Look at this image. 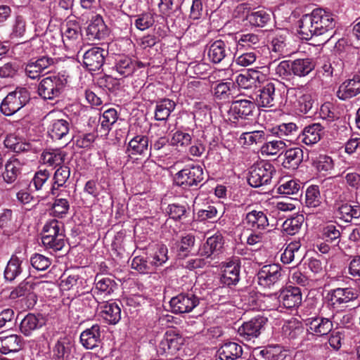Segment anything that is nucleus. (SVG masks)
I'll return each instance as SVG.
<instances>
[{
    "label": "nucleus",
    "instance_id": "1",
    "mask_svg": "<svg viewBox=\"0 0 360 360\" xmlns=\"http://www.w3.org/2000/svg\"><path fill=\"white\" fill-rule=\"evenodd\" d=\"M298 24V32L302 39L308 40L333 30L335 25V18L329 11L316 8L310 14L304 15Z\"/></svg>",
    "mask_w": 360,
    "mask_h": 360
},
{
    "label": "nucleus",
    "instance_id": "2",
    "mask_svg": "<svg viewBox=\"0 0 360 360\" xmlns=\"http://www.w3.org/2000/svg\"><path fill=\"white\" fill-rule=\"evenodd\" d=\"M41 242L47 250L53 252L62 250L65 244L63 224L56 219L47 221L43 227Z\"/></svg>",
    "mask_w": 360,
    "mask_h": 360
},
{
    "label": "nucleus",
    "instance_id": "3",
    "mask_svg": "<svg viewBox=\"0 0 360 360\" xmlns=\"http://www.w3.org/2000/svg\"><path fill=\"white\" fill-rule=\"evenodd\" d=\"M30 99V95L27 89L18 87L4 98L1 103L0 110L6 116L13 115L24 107Z\"/></svg>",
    "mask_w": 360,
    "mask_h": 360
},
{
    "label": "nucleus",
    "instance_id": "4",
    "mask_svg": "<svg viewBox=\"0 0 360 360\" xmlns=\"http://www.w3.org/2000/svg\"><path fill=\"white\" fill-rule=\"evenodd\" d=\"M67 79L64 75H50L44 78L38 86V94L44 99L53 100L61 94Z\"/></svg>",
    "mask_w": 360,
    "mask_h": 360
},
{
    "label": "nucleus",
    "instance_id": "5",
    "mask_svg": "<svg viewBox=\"0 0 360 360\" xmlns=\"http://www.w3.org/2000/svg\"><path fill=\"white\" fill-rule=\"evenodd\" d=\"M314 101L311 94L301 88H289L286 92V104L300 113L306 114L312 108Z\"/></svg>",
    "mask_w": 360,
    "mask_h": 360
},
{
    "label": "nucleus",
    "instance_id": "6",
    "mask_svg": "<svg viewBox=\"0 0 360 360\" xmlns=\"http://www.w3.org/2000/svg\"><path fill=\"white\" fill-rule=\"evenodd\" d=\"M275 174V167L271 162H262L251 167L248 181L252 187H260L270 184Z\"/></svg>",
    "mask_w": 360,
    "mask_h": 360
},
{
    "label": "nucleus",
    "instance_id": "7",
    "mask_svg": "<svg viewBox=\"0 0 360 360\" xmlns=\"http://www.w3.org/2000/svg\"><path fill=\"white\" fill-rule=\"evenodd\" d=\"M357 297V292L352 288H337L327 293L326 305L333 311H339L347 303Z\"/></svg>",
    "mask_w": 360,
    "mask_h": 360
},
{
    "label": "nucleus",
    "instance_id": "8",
    "mask_svg": "<svg viewBox=\"0 0 360 360\" xmlns=\"http://www.w3.org/2000/svg\"><path fill=\"white\" fill-rule=\"evenodd\" d=\"M203 169L200 165H188L175 174L174 182L176 185L185 189L196 186L203 180Z\"/></svg>",
    "mask_w": 360,
    "mask_h": 360
},
{
    "label": "nucleus",
    "instance_id": "9",
    "mask_svg": "<svg viewBox=\"0 0 360 360\" xmlns=\"http://www.w3.org/2000/svg\"><path fill=\"white\" fill-rule=\"evenodd\" d=\"M200 304V298L191 290L173 297L169 301L174 314L189 313Z\"/></svg>",
    "mask_w": 360,
    "mask_h": 360
},
{
    "label": "nucleus",
    "instance_id": "10",
    "mask_svg": "<svg viewBox=\"0 0 360 360\" xmlns=\"http://www.w3.org/2000/svg\"><path fill=\"white\" fill-rule=\"evenodd\" d=\"M108 51L101 47H92L86 50L82 56V65L89 72L99 71L105 64Z\"/></svg>",
    "mask_w": 360,
    "mask_h": 360
},
{
    "label": "nucleus",
    "instance_id": "11",
    "mask_svg": "<svg viewBox=\"0 0 360 360\" xmlns=\"http://www.w3.org/2000/svg\"><path fill=\"white\" fill-rule=\"evenodd\" d=\"M255 108V103L246 100H237L232 103L229 110V119L240 126H245L243 120H248L249 116L252 115Z\"/></svg>",
    "mask_w": 360,
    "mask_h": 360
},
{
    "label": "nucleus",
    "instance_id": "12",
    "mask_svg": "<svg viewBox=\"0 0 360 360\" xmlns=\"http://www.w3.org/2000/svg\"><path fill=\"white\" fill-rule=\"evenodd\" d=\"M184 338L175 330L169 329L166 331L159 343L158 352L160 354L174 355L184 345Z\"/></svg>",
    "mask_w": 360,
    "mask_h": 360
},
{
    "label": "nucleus",
    "instance_id": "13",
    "mask_svg": "<svg viewBox=\"0 0 360 360\" xmlns=\"http://www.w3.org/2000/svg\"><path fill=\"white\" fill-rule=\"evenodd\" d=\"M258 284L264 288H272L280 282L282 277L281 268L272 264L264 266L257 273Z\"/></svg>",
    "mask_w": 360,
    "mask_h": 360
},
{
    "label": "nucleus",
    "instance_id": "14",
    "mask_svg": "<svg viewBox=\"0 0 360 360\" xmlns=\"http://www.w3.org/2000/svg\"><path fill=\"white\" fill-rule=\"evenodd\" d=\"M220 282L224 285H236L240 281V262L238 258H232L221 263Z\"/></svg>",
    "mask_w": 360,
    "mask_h": 360
},
{
    "label": "nucleus",
    "instance_id": "15",
    "mask_svg": "<svg viewBox=\"0 0 360 360\" xmlns=\"http://www.w3.org/2000/svg\"><path fill=\"white\" fill-rule=\"evenodd\" d=\"M266 321L267 319L262 316L252 318L238 328V333L245 340H252L260 335L261 330L266 324Z\"/></svg>",
    "mask_w": 360,
    "mask_h": 360
},
{
    "label": "nucleus",
    "instance_id": "16",
    "mask_svg": "<svg viewBox=\"0 0 360 360\" xmlns=\"http://www.w3.org/2000/svg\"><path fill=\"white\" fill-rule=\"evenodd\" d=\"M304 208L309 210V214H323L326 210L318 186L311 185L307 188L305 191Z\"/></svg>",
    "mask_w": 360,
    "mask_h": 360
},
{
    "label": "nucleus",
    "instance_id": "17",
    "mask_svg": "<svg viewBox=\"0 0 360 360\" xmlns=\"http://www.w3.org/2000/svg\"><path fill=\"white\" fill-rule=\"evenodd\" d=\"M302 297L301 290L298 287L288 285L280 290L277 299L284 308L293 309L301 304Z\"/></svg>",
    "mask_w": 360,
    "mask_h": 360
},
{
    "label": "nucleus",
    "instance_id": "18",
    "mask_svg": "<svg viewBox=\"0 0 360 360\" xmlns=\"http://www.w3.org/2000/svg\"><path fill=\"white\" fill-rule=\"evenodd\" d=\"M326 126L322 123L316 122L306 126L297 137L300 143L305 145H314L319 142L324 134Z\"/></svg>",
    "mask_w": 360,
    "mask_h": 360
},
{
    "label": "nucleus",
    "instance_id": "19",
    "mask_svg": "<svg viewBox=\"0 0 360 360\" xmlns=\"http://www.w3.org/2000/svg\"><path fill=\"white\" fill-rule=\"evenodd\" d=\"M276 84L267 81L259 89L256 95L255 102L259 107L271 108L276 105Z\"/></svg>",
    "mask_w": 360,
    "mask_h": 360
},
{
    "label": "nucleus",
    "instance_id": "20",
    "mask_svg": "<svg viewBox=\"0 0 360 360\" xmlns=\"http://www.w3.org/2000/svg\"><path fill=\"white\" fill-rule=\"evenodd\" d=\"M206 51L209 60L216 64L231 55L230 47L221 39L210 41L206 46Z\"/></svg>",
    "mask_w": 360,
    "mask_h": 360
},
{
    "label": "nucleus",
    "instance_id": "21",
    "mask_svg": "<svg viewBox=\"0 0 360 360\" xmlns=\"http://www.w3.org/2000/svg\"><path fill=\"white\" fill-rule=\"evenodd\" d=\"M305 322L306 325L309 327V333L318 337L328 335L333 327L330 319L323 316L310 317L306 319Z\"/></svg>",
    "mask_w": 360,
    "mask_h": 360
},
{
    "label": "nucleus",
    "instance_id": "22",
    "mask_svg": "<svg viewBox=\"0 0 360 360\" xmlns=\"http://www.w3.org/2000/svg\"><path fill=\"white\" fill-rule=\"evenodd\" d=\"M242 223L248 230H265L269 225L266 214L256 210L247 212L242 219Z\"/></svg>",
    "mask_w": 360,
    "mask_h": 360
},
{
    "label": "nucleus",
    "instance_id": "23",
    "mask_svg": "<svg viewBox=\"0 0 360 360\" xmlns=\"http://www.w3.org/2000/svg\"><path fill=\"white\" fill-rule=\"evenodd\" d=\"M70 169L68 166L60 165L53 175V184L51 188V193L53 196L68 195V191L60 189L66 187V183L70 178Z\"/></svg>",
    "mask_w": 360,
    "mask_h": 360
},
{
    "label": "nucleus",
    "instance_id": "24",
    "mask_svg": "<svg viewBox=\"0 0 360 360\" xmlns=\"http://www.w3.org/2000/svg\"><path fill=\"white\" fill-rule=\"evenodd\" d=\"M360 94V75H354L344 81L338 87L337 96L342 101H346Z\"/></svg>",
    "mask_w": 360,
    "mask_h": 360
},
{
    "label": "nucleus",
    "instance_id": "25",
    "mask_svg": "<svg viewBox=\"0 0 360 360\" xmlns=\"http://www.w3.org/2000/svg\"><path fill=\"white\" fill-rule=\"evenodd\" d=\"M333 208L336 218L345 222H351L353 219L360 217V206L359 205H352L348 202H335Z\"/></svg>",
    "mask_w": 360,
    "mask_h": 360
},
{
    "label": "nucleus",
    "instance_id": "26",
    "mask_svg": "<svg viewBox=\"0 0 360 360\" xmlns=\"http://www.w3.org/2000/svg\"><path fill=\"white\" fill-rule=\"evenodd\" d=\"M37 285V284L35 283L24 281L11 292L9 297L11 300H15L25 297L30 301L28 307H32L37 300V295L34 292V289Z\"/></svg>",
    "mask_w": 360,
    "mask_h": 360
},
{
    "label": "nucleus",
    "instance_id": "27",
    "mask_svg": "<svg viewBox=\"0 0 360 360\" xmlns=\"http://www.w3.org/2000/svg\"><path fill=\"white\" fill-rule=\"evenodd\" d=\"M89 39H103L108 35V28L101 15L96 14L92 16L86 28Z\"/></svg>",
    "mask_w": 360,
    "mask_h": 360
},
{
    "label": "nucleus",
    "instance_id": "28",
    "mask_svg": "<svg viewBox=\"0 0 360 360\" xmlns=\"http://www.w3.org/2000/svg\"><path fill=\"white\" fill-rule=\"evenodd\" d=\"M269 50L271 53L269 67L273 66L278 58L288 55L287 49L286 37L283 34H275L269 44Z\"/></svg>",
    "mask_w": 360,
    "mask_h": 360
},
{
    "label": "nucleus",
    "instance_id": "29",
    "mask_svg": "<svg viewBox=\"0 0 360 360\" xmlns=\"http://www.w3.org/2000/svg\"><path fill=\"white\" fill-rule=\"evenodd\" d=\"M223 245L222 235L216 233L207 239L206 243L199 249L198 254L202 257L211 258L212 255L219 253Z\"/></svg>",
    "mask_w": 360,
    "mask_h": 360
},
{
    "label": "nucleus",
    "instance_id": "30",
    "mask_svg": "<svg viewBox=\"0 0 360 360\" xmlns=\"http://www.w3.org/2000/svg\"><path fill=\"white\" fill-rule=\"evenodd\" d=\"M61 35L64 45L71 48L81 39V27L75 21H68L62 28Z\"/></svg>",
    "mask_w": 360,
    "mask_h": 360
},
{
    "label": "nucleus",
    "instance_id": "31",
    "mask_svg": "<svg viewBox=\"0 0 360 360\" xmlns=\"http://www.w3.org/2000/svg\"><path fill=\"white\" fill-rule=\"evenodd\" d=\"M148 150V138L145 135H136L129 140L126 148V153L129 157L145 156Z\"/></svg>",
    "mask_w": 360,
    "mask_h": 360
},
{
    "label": "nucleus",
    "instance_id": "32",
    "mask_svg": "<svg viewBox=\"0 0 360 360\" xmlns=\"http://www.w3.org/2000/svg\"><path fill=\"white\" fill-rule=\"evenodd\" d=\"M80 342L84 347L92 349L101 342V327L98 324L84 330L80 335Z\"/></svg>",
    "mask_w": 360,
    "mask_h": 360
},
{
    "label": "nucleus",
    "instance_id": "33",
    "mask_svg": "<svg viewBox=\"0 0 360 360\" xmlns=\"http://www.w3.org/2000/svg\"><path fill=\"white\" fill-rule=\"evenodd\" d=\"M167 254L168 249L164 244H156L149 248L147 258L149 259L154 270L168 260Z\"/></svg>",
    "mask_w": 360,
    "mask_h": 360
},
{
    "label": "nucleus",
    "instance_id": "34",
    "mask_svg": "<svg viewBox=\"0 0 360 360\" xmlns=\"http://www.w3.org/2000/svg\"><path fill=\"white\" fill-rule=\"evenodd\" d=\"M101 308V316L109 324H116L121 319V309L119 304L110 300L103 304Z\"/></svg>",
    "mask_w": 360,
    "mask_h": 360
},
{
    "label": "nucleus",
    "instance_id": "35",
    "mask_svg": "<svg viewBox=\"0 0 360 360\" xmlns=\"http://www.w3.org/2000/svg\"><path fill=\"white\" fill-rule=\"evenodd\" d=\"M243 355V347L240 345L229 342L224 343L218 350L220 360H236Z\"/></svg>",
    "mask_w": 360,
    "mask_h": 360
},
{
    "label": "nucleus",
    "instance_id": "36",
    "mask_svg": "<svg viewBox=\"0 0 360 360\" xmlns=\"http://www.w3.org/2000/svg\"><path fill=\"white\" fill-rule=\"evenodd\" d=\"M237 47L238 51L257 49L260 46V36L255 33L240 34L238 37H236Z\"/></svg>",
    "mask_w": 360,
    "mask_h": 360
},
{
    "label": "nucleus",
    "instance_id": "37",
    "mask_svg": "<svg viewBox=\"0 0 360 360\" xmlns=\"http://www.w3.org/2000/svg\"><path fill=\"white\" fill-rule=\"evenodd\" d=\"M303 160V150L298 147L285 150L282 165L284 168L295 170Z\"/></svg>",
    "mask_w": 360,
    "mask_h": 360
},
{
    "label": "nucleus",
    "instance_id": "38",
    "mask_svg": "<svg viewBox=\"0 0 360 360\" xmlns=\"http://www.w3.org/2000/svg\"><path fill=\"white\" fill-rule=\"evenodd\" d=\"M261 76L260 72L250 69L244 73L239 74L236 77V82L239 87L244 89H250L257 86V84L260 82Z\"/></svg>",
    "mask_w": 360,
    "mask_h": 360
},
{
    "label": "nucleus",
    "instance_id": "39",
    "mask_svg": "<svg viewBox=\"0 0 360 360\" xmlns=\"http://www.w3.org/2000/svg\"><path fill=\"white\" fill-rule=\"evenodd\" d=\"M319 117L323 121V124L331 131L337 129L336 122L338 117L334 112V108L330 103H325L321 105Z\"/></svg>",
    "mask_w": 360,
    "mask_h": 360
},
{
    "label": "nucleus",
    "instance_id": "40",
    "mask_svg": "<svg viewBox=\"0 0 360 360\" xmlns=\"http://www.w3.org/2000/svg\"><path fill=\"white\" fill-rule=\"evenodd\" d=\"M134 59L126 55L118 56L115 60L113 69L121 76L128 77L135 72Z\"/></svg>",
    "mask_w": 360,
    "mask_h": 360
},
{
    "label": "nucleus",
    "instance_id": "41",
    "mask_svg": "<svg viewBox=\"0 0 360 360\" xmlns=\"http://www.w3.org/2000/svg\"><path fill=\"white\" fill-rule=\"evenodd\" d=\"M22 165L19 159L10 158L5 165V172L3 174L4 181L8 184L13 183L20 174Z\"/></svg>",
    "mask_w": 360,
    "mask_h": 360
},
{
    "label": "nucleus",
    "instance_id": "42",
    "mask_svg": "<svg viewBox=\"0 0 360 360\" xmlns=\"http://www.w3.org/2000/svg\"><path fill=\"white\" fill-rule=\"evenodd\" d=\"M272 134L280 139L292 141V137L300 134L299 127L293 122L281 123L273 127Z\"/></svg>",
    "mask_w": 360,
    "mask_h": 360
},
{
    "label": "nucleus",
    "instance_id": "43",
    "mask_svg": "<svg viewBox=\"0 0 360 360\" xmlns=\"http://www.w3.org/2000/svg\"><path fill=\"white\" fill-rule=\"evenodd\" d=\"M43 324V320L39 316L30 313L21 321L20 330L25 336H30L33 331L40 328Z\"/></svg>",
    "mask_w": 360,
    "mask_h": 360
},
{
    "label": "nucleus",
    "instance_id": "44",
    "mask_svg": "<svg viewBox=\"0 0 360 360\" xmlns=\"http://www.w3.org/2000/svg\"><path fill=\"white\" fill-rule=\"evenodd\" d=\"M176 103L169 98H162L156 102L155 119L158 121H166L172 112L175 109Z\"/></svg>",
    "mask_w": 360,
    "mask_h": 360
},
{
    "label": "nucleus",
    "instance_id": "45",
    "mask_svg": "<svg viewBox=\"0 0 360 360\" xmlns=\"http://www.w3.org/2000/svg\"><path fill=\"white\" fill-rule=\"evenodd\" d=\"M266 138L267 133L264 130H252L243 132L238 141L243 146H250L254 144L263 143Z\"/></svg>",
    "mask_w": 360,
    "mask_h": 360
},
{
    "label": "nucleus",
    "instance_id": "46",
    "mask_svg": "<svg viewBox=\"0 0 360 360\" xmlns=\"http://www.w3.org/2000/svg\"><path fill=\"white\" fill-rule=\"evenodd\" d=\"M70 131V123L65 120H53L48 128V133L52 139L59 140L66 137Z\"/></svg>",
    "mask_w": 360,
    "mask_h": 360
},
{
    "label": "nucleus",
    "instance_id": "47",
    "mask_svg": "<svg viewBox=\"0 0 360 360\" xmlns=\"http://www.w3.org/2000/svg\"><path fill=\"white\" fill-rule=\"evenodd\" d=\"M116 283L109 277L96 276L94 280V292L103 296L110 295L116 288Z\"/></svg>",
    "mask_w": 360,
    "mask_h": 360
},
{
    "label": "nucleus",
    "instance_id": "48",
    "mask_svg": "<svg viewBox=\"0 0 360 360\" xmlns=\"http://www.w3.org/2000/svg\"><path fill=\"white\" fill-rule=\"evenodd\" d=\"M259 354L265 360H286L290 359L288 351L278 345H268L260 350Z\"/></svg>",
    "mask_w": 360,
    "mask_h": 360
},
{
    "label": "nucleus",
    "instance_id": "49",
    "mask_svg": "<svg viewBox=\"0 0 360 360\" xmlns=\"http://www.w3.org/2000/svg\"><path fill=\"white\" fill-rule=\"evenodd\" d=\"M22 257L16 255L11 256L4 270V278L6 281H13L22 273Z\"/></svg>",
    "mask_w": 360,
    "mask_h": 360
},
{
    "label": "nucleus",
    "instance_id": "50",
    "mask_svg": "<svg viewBox=\"0 0 360 360\" xmlns=\"http://www.w3.org/2000/svg\"><path fill=\"white\" fill-rule=\"evenodd\" d=\"M21 346V338L17 335L0 337V352L2 354L18 352Z\"/></svg>",
    "mask_w": 360,
    "mask_h": 360
},
{
    "label": "nucleus",
    "instance_id": "51",
    "mask_svg": "<svg viewBox=\"0 0 360 360\" xmlns=\"http://www.w3.org/2000/svg\"><path fill=\"white\" fill-rule=\"evenodd\" d=\"M285 148V143L281 140L272 139V136L267 134V138L260 148L264 155H276Z\"/></svg>",
    "mask_w": 360,
    "mask_h": 360
},
{
    "label": "nucleus",
    "instance_id": "52",
    "mask_svg": "<svg viewBox=\"0 0 360 360\" xmlns=\"http://www.w3.org/2000/svg\"><path fill=\"white\" fill-rule=\"evenodd\" d=\"M293 75L304 77L315 68V63L311 58H299L292 61Z\"/></svg>",
    "mask_w": 360,
    "mask_h": 360
},
{
    "label": "nucleus",
    "instance_id": "53",
    "mask_svg": "<svg viewBox=\"0 0 360 360\" xmlns=\"http://www.w3.org/2000/svg\"><path fill=\"white\" fill-rule=\"evenodd\" d=\"M4 145L7 148L17 153L29 151L32 149L30 143L23 141L15 134L7 135L4 140Z\"/></svg>",
    "mask_w": 360,
    "mask_h": 360
},
{
    "label": "nucleus",
    "instance_id": "54",
    "mask_svg": "<svg viewBox=\"0 0 360 360\" xmlns=\"http://www.w3.org/2000/svg\"><path fill=\"white\" fill-rule=\"evenodd\" d=\"M65 153L60 150H44L41 156L43 164L49 167H58L64 163Z\"/></svg>",
    "mask_w": 360,
    "mask_h": 360
},
{
    "label": "nucleus",
    "instance_id": "55",
    "mask_svg": "<svg viewBox=\"0 0 360 360\" xmlns=\"http://www.w3.org/2000/svg\"><path fill=\"white\" fill-rule=\"evenodd\" d=\"M73 347L72 342L67 338H61L57 341L53 349V356L57 360H67Z\"/></svg>",
    "mask_w": 360,
    "mask_h": 360
},
{
    "label": "nucleus",
    "instance_id": "56",
    "mask_svg": "<svg viewBox=\"0 0 360 360\" xmlns=\"http://www.w3.org/2000/svg\"><path fill=\"white\" fill-rule=\"evenodd\" d=\"M302 333L301 323L295 319L285 321L282 326L283 335L289 340L296 339Z\"/></svg>",
    "mask_w": 360,
    "mask_h": 360
},
{
    "label": "nucleus",
    "instance_id": "57",
    "mask_svg": "<svg viewBox=\"0 0 360 360\" xmlns=\"http://www.w3.org/2000/svg\"><path fill=\"white\" fill-rule=\"evenodd\" d=\"M118 119L117 112L115 108L105 110L99 117L101 128L108 133Z\"/></svg>",
    "mask_w": 360,
    "mask_h": 360
},
{
    "label": "nucleus",
    "instance_id": "58",
    "mask_svg": "<svg viewBox=\"0 0 360 360\" xmlns=\"http://www.w3.org/2000/svg\"><path fill=\"white\" fill-rule=\"evenodd\" d=\"M246 19L252 25L262 27L270 20V15L266 11L260 9L249 13Z\"/></svg>",
    "mask_w": 360,
    "mask_h": 360
},
{
    "label": "nucleus",
    "instance_id": "59",
    "mask_svg": "<svg viewBox=\"0 0 360 360\" xmlns=\"http://www.w3.org/2000/svg\"><path fill=\"white\" fill-rule=\"evenodd\" d=\"M193 143L192 135L181 130L176 131L172 136L170 144L176 148L186 149Z\"/></svg>",
    "mask_w": 360,
    "mask_h": 360
},
{
    "label": "nucleus",
    "instance_id": "60",
    "mask_svg": "<svg viewBox=\"0 0 360 360\" xmlns=\"http://www.w3.org/2000/svg\"><path fill=\"white\" fill-rule=\"evenodd\" d=\"M69 195L68 194V195L65 196H54L56 199L52 207L54 216L63 218L68 214L70 209V203L66 197Z\"/></svg>",
    "mask_w": 360,
    "mask_h": 360
},
{
    "label": "nucleus",
    "instance_id": "61",
    "mask_svg": "<svg viewBox=\"0 0 360 360\" xmlns=\"http://www.w3.org/2000/svg\"><path fill=\"white\" fill-rule=\"evenodd\" d=\"M269 68H273L275 76L283 79H290L293 75L292 61L290 60H282L274 67L269 66Z\"/></svg>",
    "mask_w": 360,
    "mask_h": 360
},
{
    "label": "nucleus",
    "instance_id": "62",
    "mask_svg": "<svg viewBox=\"0 0 360 360\" xmlns=\"http://www.w3.org/2000/svg\"><path fill=\"white\" fill-rule=\"evenodd\" d=\"M304 221L302 215L287 219L283 224V232L288 235L293 236L298 233Z\"/></svg>",
    "mask_w": 360,
    "mask_h": 360
},
{
    "label": "nucleus",
    "instance_id": "63",
    "mask_svg": "<svg viewBox=\"0 0 360 360\" xmlns=\"http://www.w3.org/2000/svg\"><path fill=\"white\" fill-rule=\"evenodd\" d=\"M233 86L234 84L231 82H221L217 83L214 87V96L219 100L229 98L231 95V89Z\"/></svg>",
    "mask_w": 360,
    "mask_h": 360
},
{
    "label": "nucleus",
    "instance_id": "64",
    "mask_svg": "<svg viewBox=\"0 0 360 360\" xmlns=\"http://www.w3.org/2000/svg\"><path fill=\"white\" fill-rule=\"evenodd\" d=\"M300 184L298 181L290 179L282 182L278 187L277 191L279 194L290 195H296L300 190Z\"/></svg>",
    "mask_w": 360,
    "mask_h": 360
}]
</instances>
